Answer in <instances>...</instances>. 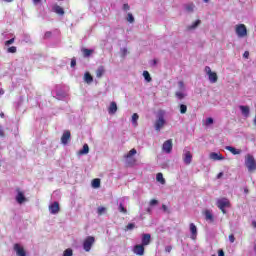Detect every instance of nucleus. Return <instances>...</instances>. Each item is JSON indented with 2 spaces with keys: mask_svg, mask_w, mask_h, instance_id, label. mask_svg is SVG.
Wrapping results in <instances>:
<instances>
[{
  "mask_svg": "<svg viewBox=\"0 0 256 256\" xmlns=\"http://www.w3.org/2000/svg\"><path fill=\"white\" fill-rule=\"evenodd\" d=\"M154 127L156 131H161L165 127V112L160 110L158 113V119L155 121Z\"/></svg>",
  "mask_w": 256,
  "mask_h": 256,
  "instance_id": "obj_1",
  "label": "nucleus"
},
{
  "mask_svg": "<svg viewBox=\"0 0 256 256\" xmlns=\"http://www.w3.org/2000/svg\"><path fill=\"white\" fill-rule=\"evenodd\" d=\"M133 155H137V150L135 148L131 149L127 154L124 155L128 167H133L137 163V159L131 158Z\"/></svg>",
  "mask_w": 256,
  "mask_h": 256,
  "instance_id": "obj_2",
  "label": "nucleus"
},
{
  "mask_svg": "<svg viewBox=\"0 0 256 256\" xmlns=\"http://www.w3.org/2000/svg\"><path fill=\"white\" fill-rule=\"evenodd\" d=\"M245 165L250 173L253 171H256V161H255V158L253 157V155L248 154L246 156Z\"/></svg>",
  "mask_w": 256,
  "mask_h": 256,
  "instance_id": "obj_3",
  "label": "nucleus"
},
{
  "mask_svg": "<svg viewBox=\"0 0 256 256\" xmlns=\"http://www.w3.org/2000/svg\"><path fill=\"white\" fill-rule=\"evenodd\" d=\"M216 205L218 209H220V211H222V213L225 215V213H227V210H225V207H231V202L227 198H221L217 200Z\"/></svg>",
  "mask_w": 256,
  "mask_h": 256,
  "instance_id": "obj_4",
  "label": "nucleus"
},
{
  "mask_svg": "<svg viewBox=\"0 0 256 256\" xmlns=\"http://www.w3.org/2000/svg\"><path fill=\"white\" fill-rule=\"evenodd\" d=\"M95 245V237L93 236H88L86 239L83 241V249L86 251V253H89L91 251V248Z\"/></svg>",
  "mask_w": 256,
  "mask_h": 256,
  "instance_id": "obj_5",
  "label": "nucleus"
},
{
  "mask_svg": "<svg viewBox=\"0 0 256 256\" xmlns=\"http://www.w3.org/2000/svg\"><path fill=\"white\" fill-rule=\"evenodd\" d=\"M235 31L238 37L240 38L247 37V26H245V24L236 25Z\"/></svg>",
  "mask_w": 256,
  "mask_h": 256,
  "instance_id": "obj_6",
  "label": "nucleus"
},
{
  "mask_svg": "<svg viewBox=\"0 0 256 256\" xmlns=\"http://www.w3.org/2000/svg\"><path fill=\"white\" fill-rule=\"evenodd\" d=\"M205 73L208 75L210 83H217L219 77L217 76L216 72L211 71V67L206 66Z\"/></svg>",
  "mask_w": 256,
  "mask_h": 256,
  "instance_id": "obj_7",
  "label": "nucleus"
},
{
  "mask_svg": "<svg viewBox=\"0 0 256 256\" xmlns=\"http://www.w3.org/2000/svg\"><path fill=\"white\" fill-rule=\"evenodd\" d=\"M162 151L168 154L171 153L173 151V140H166L162 145Z\"/></svg>",
  "mask_w": 256,
  "mask_h": 256,
  "instance_id": "obj_8",
  "label": "nucleus"
},
{
  "mask_svg": "<svg viewBox=\"0 0 256 256\" xmlns=\"http://www.w3.org/2000/svg\"><path fill=\"white\" fill-rule=\"evenodd\" d=\"M182 157L185 165H191V162L193 161V154H191V151L184 150Z\"/></svg>",
  "mask_w": 256,
  "mask_h": 256,
  "instance_id": "obj_9",
  "label": "nucleus"
},
{
  "mask_svg": "<svg viewBox=\"0 0 256 256\" xmlns=\"http://www.w3.org/2000/svg\"><path fill=\"white\" fill-rule=\"evenodd\" d=\"M133 253L138 256L145 255V246L142 244H137L133 248Z\"/></svg>",
  "mask_w": 256,
  "mask_h": 256,
  "instance_id": "obj_10",
  "label": "nucleus"
},
{
  "mask_svg": "<svg viewBox=\"0 0 256 256\" xmlns=\"http://www.w3.org/2000/svg\"><path fill=\"white\" fill-rule=\"evenodd\" d=\"M14 251L17 256H27V252L25 251V248H23V246H21L18 243L14 244Z\"/></svg>",
  "mask_w": 256,
  "mask_h": 256,
  "instance_id": "obj_11",
  "label": "nucleus"
},
{
  "mask_svg": "<svg viewBox=\"0 0 256 256\" xmlns=\"http://www.w3.org/2000/svg\"><path fill=\"white\" fill-rule=\"evenodd\" d=\"M69 141H71V131L66 130L61 137V143L62 145H67Z\"/></svg>",
  "mask_w": 256,
  "mask_h": 256,
  "instance_id": "obj_12",
  "label": "nucleus"
},
{
  "mask_svg": "<svg viewBox=\"0 0 256 256\" xmlns=\"http://www.w3.org/2000/svg\"><path fill=\"white\" fill-rule=\"evenodd\" d=\"M17 195H16V201L17 203H19L20 205L25 203V201H27V198H25V194L23 192H21V189L17 188Z\"/></svg>",
  "mask_w": 256,
  "mask_h": 256,
  "instance_id": "obj_13",
  "label": "nucleus"
},
{
  "mask_svg": "<svg viewBox=\"0 0 256 256\" xmlns=\"http://www.w3.org/2000/svg\"><path fill=\"white\" fill-rule=\"evenodd\" d=\"M49 211L52 215H57L59 213L60 208H59V202H54L49 206Z\"/></svg>",
  "mask_w": 256,
  "mask_h": 256,
  "instance_id": "obj_14",
  "label": "nucleus"
},
{
  "mask_svg": "<svg viewBox=\"0 0 256 256\" xmlns=\"http://www.w3.org/2000/svg\"><path fill=\"white\" fill-rule=\"evenodd\" d=\"M144 247H147V245H151V234H142V243Z\"/></svg>",
  "mask_w": 256,
  "mask_h": 256,
  "instance_id": "obj_15",
  "label": "nucleus"
},
{
  "mask_svg": "<svg viewBox=\"0 0 256 256\" xmlns=\"http://www.w3.org/2000/svg\"><path fill=\"white\" fill-rule=\"evenodd\" d=\"M210 159H212V161H223L225 157H223L221 153L212 152L210 153Z\"/></svg>",
  "mask_w": 256,
  "mask_h": 256,
  "instance_id": "obj_16",
  "label": "nucleus"
},
{
  "mask_svg": "<svg viewBox=\"0 0 256 256\" xmlns=\"http://www.w3.org/2000/svg\"><path fill=\"white\" fill-rule=\"evenodd\" d=\"M109 115H115L117 113V103L111 102L108 108Z\"/></svg>",
  "mask_w": 256,
  "mask_h": 256,
  "instance_id": "obj_17",
  "label": "nucleus"
},
{
  "mask_svg": "<svg viewBox=\"0 0 256 256\" xmlns=\"http://www.w3.org/2000/svg\"><path fill=\"white\" fill-rule=\"evenodd\" d=\"M190 233L191 239H197V226H195L193 223H190Z\"/></svg>",
  "mask_w": 256,
  "mask_h": 256,
  "instance_id": "obj_18",
  "label": "nucleus"
},
{
  "mask_svg": "<svg viewBox=\"0 0 256 256\" xmlns=\"http://www.w3.org/2000/svg\"><path fill=\"white\" fill-rule=\"evenodd\" d=\"M105 75V66H99L96 70V77L101 79Z\"/></svg>",
  "mask_w": 256,
  "mask_h": 256,
  "instance_id": "obj_19",
  "label": "nucleus"
},
{
  "mask_svg": "<svg viewBox=\"0 0 256 256\" xmlns=\"http://www.w3.org/2000/svg\"><path fill=\"white\" fill-rule=\"evenodd\" d=\"M226 150L230 151V153H232V155H241V150L236 149L233 146H226Z\"/></svg>",
  "mask_w": 256,
  "mask_h": 256,
  "instance_id": "obj_20",
  "label": "nucleus"
},
{
  "mask_svg": "<svg viewBox=\"0 0 256 256\" xmlns=\"http://www.w3.org/2000/svg\"><path fill=\"white\" fill-rule=\"evenodd\" d=\"M53 11L54 13H57V15H65V10L59 5H55Z\"/></svg>",
  "mask_w": 256,
  "mask_h": 256,
  "instance_id": "obj_21",
  "label": "nucleus"
},
{
  "mask_svg": "<svg viewBox=\"0 0 256 256\" xmlns=\"http://www.w3.org/2000/svg\"><path fill=\"white\" fill-rule=\"evenodd\" d=\"M239 109L244 117H249V106H239Z\"/></svg>",
  "mask_w": 256,
  "mask_h": 256,
  "instance_id": "obj_22",
  "label": "nucleus"
},
{
  "mask_svg": "<svg viewBox=\"0 0 256 256\" xmlns=\"http://www.w3.org/2000/svg\"><path fill=\"white\" fill-rule=\"evenodd\" d=\"M87 153H89V145L84 144L83 148L78 151V155H87Z\"/></svg>",
  "mask_w": 256,
  "mask_h": 256,
  "instance_id": "obj_23",
  "label": "nucleus"
},
{
  "mask_svg": "<svg viewBox=\"0 0 256 256\" xmlns=\"http://www.w3.org/2000/svg\"><path fill=\"white\" fill-rule=\"evenodd\" d=\"M92 187L94 189H99L101 187V179L95 178L92 180Z\"/></svg>",
  "mask_w": 256,
  "mask_h": 256,
  "instance_id": "obj_24",
  "label": "nucleus"
},
{
  "mask_svg": "<svg viewBox=\"0 0 256 256\" xmlns=\"http://www.w3.org/2000/svg\"><path fill=\"white\" fill-rule=\"evenodd\" d=\"M201 25V20H196L192 25L187 26L188 31H193V29H197Z\"/></svg>",
  "mask_w": 256,
  "mask_h": 256,
  "instance_id": "obj_25",
  "label": "nucleus"
},
{
  "mask_svg": "<svg viewBox=\"0 0 256 256\" xmlns=\"http://www.w3.org/2000/svg\"><path fill=\"white\" fill-rule=\"evenodd\" d=\"M83 57H91L93 55L92 49L82 48Z\"/></svg>",
  "mask_w": 256,
  "mask_h": 256,
  "instance_id": "obj_26",
  "label": "nucleus"
},
{
  "mask_svg": "<svg viewBox=\"0 0 256 256\" xmlns=\"http://www.w3.org/2000/svg\"><path fill=\"white\" fill-rule=\"evenodd\" d=\"M84 81H85L86 83H93V76H91V73L86 72V73L84 74Z\"/></svg>",
  "mask_w": 256,
  "mask_h": 256,
  "instance_id": "obj_27",
  "label": "nucleus"
},
{
  "mask_svg": "<svg viewBox=\"0 0 256 256\" xmlns=\"http://www.w3.org/2000/svg\"><path fill=\"white\" fill-rule=\"evenodd\" d=\"M137 121H139V114L134 113V114L132 115V125H133V127H137V125H139V124L137 123Z\"/></svg>",
  "mask_w": 256,
  "mask_h": 256,
  "instance_id": "obj_28",
  "label": "nucleus"
},
{
  "mask_svg": "<svg viewBox=\"0 0 256 256\" xmlns=\"http://www.w3.org/2000/svg\"><path fill=\"white\" fill-rule=\"evenodd\" d=\"M156 181H158L162 185H165V178H163V173H158L156 175Z\"/></svg>",
  "mask_w": 256,
  "mask_h": 256,
  "instance_id": "obj_29",
  "label": "nucleus"
},
{
  "mask_svg": "<svg viewBox=\"0 0 256 256\" xmlns=\"http://www.w3.org/2000/svg\"><path fill=\"white\" fill-rule=\"evenodd\" d=\"M143 77L147 81V83H151L152 78H151V74H149V71H144L143 72Z\"/></svg>",
  "mask_w": 256,
  "mask_h": 256,
  "instance_id": "obj_30",
  "label": "nucleus"
},
{
  "mask_svg": "<svg viewBox=\"0 0 256 256\" xmlns=\"http://www.w3.org/2000/svg\"><path fill=\"white\" fill-rule=\"evenodd\" d=\"M205 217H206V221H211V222H213V214L211 213V211L206 210V211H205Z\"/></svg>",
  "mask_w": 256,
  "mask_h": 256,
  "instance_id": "obj_31",
  "label": "nucleus"
},
{
  "mask_svg": "<svg viewBox=\"0 0 256 256\" xmlns=\"http://www.w3.org/2000/svg\"><path fill=\"white\" fill-rule=\"evenodd\" d=\"M118 211H119V213H123L124 215H127V208H125V206H123V203L119 204Z\"/></svg>",
  "mask_w": 256,
  "mask_h": 256,
  "instance_id": "obj_32",
  "label": "nucleus"
},
{
  "mask_svg": "<svg viewBox=\"0 0 256 256\" xmlns=\"http://www.w3.org/2000/svg\"><path fill=\"white\" fill-rule=\"evenodd\" d=\"M126 21H128V23H135V17H133L132 13H128Z\"/></svg>",
  "mask_w": 256,
  "mask_h": 256,
  "instance_id": "obj_33",
  "label": "nucleus"
},
{
  "mask_svg": "<svg viewBox=\"0 0 256 256\" xmlns=\"http://www.w3.org/2000/svg\"><path fill=\"white\" fill-rule=\"evenodd\" d=\"M194 9H195V4L186 5V11H188V13H193Z\"/></svg>",
  "mask_w": 256,
  "mask_h": 256,
  "instance_id": "obj_34",
  "label": "nucleus"
},
{
  "mask_svg": "<svg viewBox=\"0 0 256 256\" xmlns=\"http://www.w3.org/2000/svg\"><path fill=\"white\" fill-rule=\"evenodd\" d=\"M180 113L182 115H185V113H187V105H185V104L180 105Z\"/></svg>",
  "mask_w": 256,
  "mask_h": 256,
  "instance_id": "obj_35",
  "label": "nucleus"
},
{
  "mask_svg": "<svg viewBox=\"0 0 256 256\" xmlns=\"http://www.w3.org/2000/svg\"><path fill=\"white\" fill-rule=\"evenodd\" d=\"M105 211H107V208L103 207V206H100L98 207L97 209V213L98 215H103L105 213Z\"/></svg>",
  "mask_w": 256,
  "mask_h": 256,
  "instance_id": "obj_36",
  "label": "nucleus"
},
{
  "mask_svg": "<svg viewBox=\"0 0 256 256\" xmlns=\"http://www.w3.org/2000/svg\"><path fill=\"white\" fill-rule=\"evenodd\" d=\"M63 256H73V249L68 248L64 251Z\"/></svg>",
  "mask_w": 256,
  "mask_h": 256,
  "instance_id": "obj_37",
  "label": "nucleus"
},
{
  "mask_svg": "<svg viewBox=\"0 0 256 256\" xmlns=\"http://www.w3.org/2000/svg\"><path fill=\"white\" fill-rule=\"evenodd\" d=\"M135 229V224L134 223H129L126 227H125V231H131Z\"/></svg>",
  "mask_w": 256,
  "mask_h": 256,
  "instance_id": "obj_38",
  "label": "nucleus"
},
{
  "mask_svg": "<svg viewBox=\"0 0 256 256\" xmlns=\"http://www.w3.org/2000/svg\"><path fill=\"white\" fill-rule=\"evenodd\" d=\"M13 43H15V38L5 41L4 45L9 47V45H13Z\"/></svg>",
  "mask_w": 256,
  "mask_h": 256,
  "instance_id": "obj_39",
  "label": "nucleus"
},
{
  "mask_svg": "<svg viewBox=\"0 0 256 256\" xmlns=\"http://www.w3.org/2000/svg\"><path fill=\"white\" fill-rule=\"evenodd\" d=\"M7 53H17V47L12 46L7 49Z\"/></svg>",
  "mask_w": 256,
  "mask_h": 256,
  "instance_id": "obj_40",
  "label": "nucleus"
},
{
  "mask_svg": "<svg viewBox=\"0 0 256 256\" xmlns=\"http://www.w3.org/2000/svg\"><path fill=\"white\" fill-rule=\"evenodd\" d=\"M53 33L51 31H47L45 34H44V39H51Z\"/></svg>",
  "mask_w": 256,
  "mask_h": 256,
  "instance_id": "obj_41",
  "label": "nucleus"
},
{
  "mask_svg": "<svg viewBox=\"0 0 256 256\" xmlns=\"http://www.w3.org/2000/svg\"><path fill=\"white\" fill-rule=\"evenodd\" d=\"M176 97L181 100L185 98V94H183L182 92H176Z\"/></svg>",
  "mask_w": 256,
  "mask_h": 256,
  "instance_id": "obj_42",
  "label": "nucleus"
},
{
  "mask_svg": "<svg viewBox=\"0 0 256 256\" xmlns=\"http://www.w3.org/2000/svg\"><path fill=\"white\" fill-rule=\"evenodd\" d=\"M206 125H213V118L209 117L206 119Z\"/></svg>",
  "mask_w": 256,
  "mask_h": 256,
  "instance_id": "obj_43",
  "label": "nucleus"
},
{
  "mask_svg": "<svg viewBox=\"0 0 256 256\" xmlns=\"http://www.w3.org/2000/svg\"><path fill=\"white\" fill-rule=\"evenodd\" d=\"M229 241H230V243H235V235L230 234L229 235Z\"/></svg>",
  "mask_w": 256,
  "mask_h": 256,
  "instance_id": "obj_44",
  "label": "nucleus"
},
{
  "mask_svg": "<svg viewBox=\"0 0 256 256\" xmlns=\"http://www.w3.org/2000/svg\"><path fill=\"white\" fill-rule=\"evenodd\" d=\"M162 209H163L164 213H170L169 208L167 207V205L163 204Z\"/></svg>",
  "mask_w": 256,
  "mask_h": 256,
  "instance_id": "obj_45",
  "label": "nucleus"
},
{
  "mask_svg": "<svg viewBox=\"0 0 256 256\" xmlns=\"http://www.w3.org/2000/svg\"><path fill=\"white\" fill-rule=\"evenodd\" d=\"M71 67H75V65H77V60L75 58L71 59Z\"/></svg>",
  "mask_w": 256,
  "mask_h": 256,
  "instance_id": "obj_46",
  "label": "nucleus"
},
{
  "mask_svg": "<svg viewBox=\"0 0 256 256\" xmlns=\"http://www.w3.org/2000/svg\"><path fill=\"white\" fill-rule=\"evenodd\" d=\"M0 137H5V130H3V126H0Z\"/></svg>",
  "mask_w": 256,
  "mask_h": 256,
  "instance_id": "obj_47",
  "label": "nucleus"
},
{
  "mask_svg": "<svg viewBox=\"0 0 256 256\" xmlns=\"http://www.w3.org/2000/svg\"><path fill=\"white\" fill-rule=\"evenodd\" d=\"M157 203H159V201H157V200H155V199H152V200L150 201L151 207L157 205Z\"/></svg>",
  "mask_w": 256,
  "mask_h": 256,
  "instance_id": "obj_48",
  "label": "nucleus"
},
{
  "mask_svg": "<svg viewBox=\"0 0 256 256\" xmlns=\"http://www.w3.org/2000/svg\"><path fill=\"white\" fill-rule=\"evenodd\" d=\"M172 249H173V247H171V246H166V247H165V252H166V253H171Z\"/></svg>",
  "mask_w": 256,
  "mask_h": 256,
  "instance_id": "obj_49",
  "label": "nucleus"
},
{
  "mask_svg": "<svg viewBox=\"0 0 256 256\" xmlns=\"http://www.w3.org/2000/svg\"><path fill=\"white\" fill-rule=\"evenodd\" d=\"M178 85H179L180 89H184L185 88V83H183V81H179Z\"/></svg>",
  "mask_w": 256,
  "mask_h": 256,
  "instance_id": "obj_50",
  "label": "nucleus"
},
{
  "mask_svg": "<svg viewBox=\"0 0 256 256\" xmlns=\"http://www.w3.org/2000/svg\"><path fill=\"white\" fill-rule=\"evenodd\" d=\"M243 57L244 59H249V51H245Z\"/></svg>",
  "mask_w": 256,
  "mask_h": 256,
  "instance_id": "obj_51",
  "label": "nucleus"
},
{
  "mask_svg": "<svg viewBox=\"0 0 256 256\" xmlns=\"http://www.w3.org/2000/svg\"><path fill=\"white\" fill-rule=\"evenodd\" d=\"M218 256H225L223 249L218 250Z\"/></svg>",
  "mask_w": 256,
  "mask_h": 256,
  "instance_id": "obj_52",
  "label": "nucleus"
},
{
  "mask_svg": "<svg viewBox=\"0 0 256 256\" xmlns=\"http://www.w3.org/2000/svg\"><path fill=\"white\" fill-rule=\"evenodd\" d=\"M123 9H124V11H129V9H130L129 4H124Z\"/></svg>",
  "mask_w": 256,
  "mask_h": 256,
  "instance_id": "obj_53",
  "label": "nucleus"
},
{
  "mask_svg": "<svg viewBox=\"0 0 256 256\" xmlns=\"http://www.w3.org/2000/svg\"><path fill=\"white\" fill-rule=\"evenodd\" d=\"M221 177H223V172L218 173L217 179H221Z\"/></svg>",
  "mask_w": 256,
  "mask_h": 256,
  "instance_id": "obj_54",
  "label": "nucleus"
},
{
  "mask_svg": "<svg viewBox=\"0 0 256 256\" xmlns=\"http://www.w3.org/2000/svg\"><path fill=\"white\" fill-rule=\"evenodd\" d=\"M252 227L256 229V221H252Z\"/></svg>",
  "mask_w": 256,
  "mask_h": 256,
  "instance_id": "obj_55",
  "label": "nucleus"
},
{
  "mask_svg": "<svg viewBox=\"0 0 256 256\" xmlns=\"http://www.w3.org/2000/svg\"><path fill=\"white\" fill-rule=\"evenodd\" d=\"M0 117L3 119V117H5V114L3 112H1Z\"/></svg>",
  "mask_w": 256,
  "mask_h": 256,
  "instance_id": "obj_56",
  "label": "nucleus"
},
{
  "mask_svg": "<svg viewBox=\"0 0 256 256\" xmlns=\"http://www.w3.org/2000/svg\"><path fill=\"white\" fill-rule=\"evenodd\" d=\"M34 3H41V0H33Z\"/></svg>",
  "mask_w": 256,
  "mask_h": 256,
  "instance_id": "obj_57",
  "label": "nucleus"
},
{
  "mask_svg": "<svg viewBox=\"0 0 256 256\" xmlns=\"http://www.w3.org/2000/svg\"><path fill=\"white\" fill-rule=\"evenodd\" d=\"M5 91L4 90H0V95H4Z\"/></svg>",
  "mask_w": 256,
  "mask_h": 256,
  "instance_id": "obj_58",
  "label": "nucleus"
},
{
  "mask_svg": "<svg viewBox=\"0 0 256 256\" xmlns=\"http://www.w3.org/2000/svg\"><path fill=\"white\" fill-rule=\"evenodd\" d=\"M6 3H11L13 0H4Z\"/></svg>",
  "mask_w": 256,
  "mask_h": 256,
  "instance_id": "obj_59",
  "label": "nucleus"
},
{
  "mask_svg": "<svg viewBox=\"0 0 256 256\" xmlns=\"http://www.w3.org/2000/svg\"><path fill=\"white\" fill-rule=\"evenodd\" d=\"M154 65H157V60H153Z\"/></svg>",
  "mask_w": 256,
  "mask_h": 256,
  "instance_id": "obj_60",
  "label": "nucleus"
},
{
  "mask_svg": "<svg viewBox=\"0 0 256 256\" xmlns=\"http://www.w3.org/2000/svg\"><path fill=\"white\" fill-rule=\"evenodd\" d=\"M204 1V3H209V0H203Z\"/></svg>",
  "mask_w": 256,
  "mask_h": 256,
  "instance_id": "obj_61",
  "label": "nucleus"
},
{
  "mask_svg": "<svg viewBox=\"0 0 256 256\" xmlns=\"http://www.w3.org/2000/svg\"><path fill=\"white\" fill-rule=\"evenodd\" d=\"M249 190H245V193H248Z\"/></svg>",
  "mask_w": 256,
  "mask_h": 256,
  "instance_id": "obj_62",
  "label": "nucleus"
}]
</instances>
